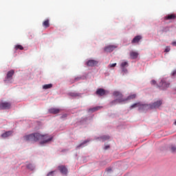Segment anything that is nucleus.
<instances>
[{"label": "nucleus", "instance_id": "obj_1", "mask_svg": "<svg viewBox=\"0 0 176 176\" xmlns=\"http://www.w3.org/2000/svg\"><path fill=\"white\" fill-rule=\"evenodd\" d=\"M52 139L53 137L49 136L47 134L43 135L39 133H33L23 136V140L32 143H34L38 140H41V145H44L48 142H50Z\"/></svg>", "mask_w": 176, "mask_h": 176}, {"label": "nucleus", "instance_id": "obj_2", "mask_svg": "<svg viewBox=\"0 0 176 176\" xmlns=\"http://www.w3.org/2000/svg\"><path fill=\"white\" fill-rule=\"evenodd\" d=\"M12 108V102L7 101L0 102V111L9 110Z\"/></svg>", "mask_w": 176, "mask_h": 176}, {"label": "nucleus", "instance_id": "obj_3", "mask_svg": "<svg viewBox=\"0 0 176 176\" xmlns=\"http://www.w3.org/2000/svg\"><path fill=\"white\" fill-rule=\"evenodd\" d=\"M113 96L115 99L118 100V102L121 103L125 101V98H123V95L120 91H114Z\"/></svg>", "mask_w": 176, "mask_h": 176}, {"label": "nucleus", "instance_id": "obj_4", "mask_svg": "<svg viewBox=\"0 0 176 176\" xmlns=\"http://www.w3.org/2000/svg\"><path fill=\"white\" fill-rule=\"evenodd\" d=\"M170 87V82H166V80L162 79L161 82H160V84L158 85V87L161 90H166V89Z\"/></svg>", "mask_w": 176, "mask_h": 176}, {"label": "nucleus", "instance_id": "obj_5", "mask_svg": "<svg viewBox=\"0 0 176 176\" xmlns=\"http://www.w3.org/2000/svg\"><path fill=\"white\" fill-rule=\"evenodd\" d=\"M162 104V100H157L156 102H155L154 103H153L152 104H149L150 107V109H155L159 108L161 105Z\"/></svg>", "mask_w": 176, "mask_h": 176}, {"label": "nucleus", "instance_id": "obj_6", "mask_svg": "<svg viewBox=\"0 0 176 176\" xmlns=\"http://www.w3.org/2000/svg\"><path fill=\"white\" fill-rule=\"evenodd\" d=\"M138 110L139 111H147V110H151L150 107V104H141L139 102V107H138Z\"/></svg>", "mask_w": 176, "mask_h": 176}, {"label": "nucleus", "instance_id": "obj_7", "mask_svg": "<svg viewBox=\"0 0 176 176\" xmlns=\"http://www.w3.org/2000/svg\"><path fill=\"white\" fill-rule=\"evenodd\" d=\"M14 75V69H11V70L8 71V72L7 74L6 81L12 80V77H13Z\"/></svg>", "mask_w": 176, "mask_h": 176}, {"label": "nucleus", "instance_id": "obj_8", "mask_svg": "<svg viewBox=\"0 0 176 176\" xmlns=\"http://www.w3.org/2000/svg\"><path fill=\"white\" fill-rule=\"evenodd\" d=\"M61 109H58V108H54V107H52L49 109V113L51 114H58L60 112Z\"/></svg>", "mask_w": 176, "mask_h": 176}, {"label": "nucleus", "instance_id": "obj_9", "mask_svg": "<svg viewBox=\"0 0 176 176\" xmlns=\"http://www.w3.org/2000/svg\"><path fill=\"white\" fill-rule=\"evenodd\" d=\"M116 47H118L117 46H115V45H108V46H106L104 47V51L106 52H109V53H111L112 52Z\"/></svg>", "mask_w": 176, "mask_h": 176}, {"label": "nucleus", "instance_id": "obj_10", "mask_svg": "<svg viewBox=\"0 0 176 176\" xmlns=\"http://www.w3.org/2000/svg\"><path fill=\"white\" fill-rule=\"evenodd\" d=\"M129 56H130L131 59L135 60L138 58L139 53L138 52L131 51L129 53Z\"/></svg>", "mask_w": 176, "mask_h": 176}, {"label": "nucleus", "instance_id": "obj_11", "mask_svg": "<svg viewBox=\"0 0 176 176\" xmlns=\"http://www.w3.org/2000/svg\"><path fill=\"white\" fill-rule=\"evenodd\" d=\"M96 94L99 96H103L106 94V91L102 88H99L97 89Z\"/></svg>", "mask_w": 176, "mask_h": 176}, {"label": "nucleus", "instance_id": "obj_12", "mask_svg": "<svg viewBox=\"0 0 176 176\" xmlns=\"http://www.w3.org/2000/svg\"><path fill=\"white\" fill-rule=\"evenodd\" d=\"M142 38V36L141 35H138L133 38L131 43L132 44L138 43Z\"/></svg>", "mask_w": 176, "mask_h": 176}, {"label": "nucleus", "instance_id": "obj_13", "mask_svg": "<svg viewBox=\"0 0 176 176\" xmlns=\"http://www.w3.org/2000/svg\"><path fill=\"white\" fill-rule=\"evenodd\" d=\"M98 65V61L94 60H90L87 62V65L90 67H94Z\"/></svg>", "mask_w": 176, "mask_h": 176}, {"label": "nucleus", "instance_id": "obj_14", "mask_svg": "<svg viewBox=\"0 0 176 176\" xmlns=\"http://www.w3.org/2000/svg\"><path fill=\"white\" fill-rule=\"evenodd\" d=\"M13 131H9L7 132H4L3 133L1 134V138H6L8 137H10L13 135Z\"/></svg>", "mask_w": 176, "mask_h": 176}, {"label": "nucleus", "instance_id": "obj_15", "mask_svg": "<svg viewBox=\"0 0 176 176\" xmlns=\"http://www.w3.org/2000/svg\"><path fill=\"white\" fill-rule=\"evenodd\" d=\"M58 170H60L61 174L67 175V169L65 166H58Z\"/></svg>", "mask_w": 176, "mask_h": 176}, {"label": "nucleus", "instance_id": "obj_16", "mask_svg": "<svg viewBox=\"0 0 176 176\" xmlns=\"http://www.w3.org/2000/svg\"><path fill=\"white\" fill-rule=\"evenodd\" d=\"M26 167L29 170L33 171L35 169V166L32 163H28L26 164Z\"/></svg>", "mask_w": 176, "mask_h": 176}, {"label": "nucleus", "instance_id": "obj_17", "mask_svg": "<svg viewBox=\"0 0 176 176\" xmlns=\"http://www.w3.org/2000/svg\"><path fill=\"white\" fill-rule=\"evenodd\" d=\"M175 14H168L165 16V20H175Z\"/></svg>", "mask_w": 176, "mask_h": 176}, {"label": "nucleus", "instance_id": "obj_18", "mask_svg": "<svg viewBox=\"0 0 176 176\" xmlns=\"http://www.w3.org/2000/svg\"><path fill=\"white\" fill-rule=\"evenodd\" d=\"M137 97V94H133L131 96H129L126 98H124L125 101H129L131 100H134Z\"/></svg>", "mask_w": 176, "mask_h": 176}, {"label": "nucleus", "instance_id": "obj_19", "mask_svg": "<svg viewBox=\"0 0 176 176\" xmlns=\"http://www.w3.org/2000/svg\"><path fill=\"white\" fill-rule=\"evenodd\" d=\"M129 67V63L127 61H124L120 63V68H126Z\"/></svg>", "mask_w": 176, "mask_h": 176}, {"label": "nucleus", "instance_id": "obj_20", "mask_svg": "<svg viewBox=\"0 0 176 176\" xmlns=\"http://www.w3.org/2000/svg\"><path fill=\"white\" fill-rule=\"evenodd\" d=\"M43 26H44L45 28H48L49 27H50V23H49L48 19L44 21V22L43 23Z\"/></svg>", "mask_w": 176, "mask_h": 176}, {"label": "nucleus", "instance_id": "obj_21", "mask_svg": "<svg viewBox=\"0 0 176 176\" xmlns=\"http://www.w3.org/2000/svg\"><path fill=\"white\" fill-rule=\"evenodd\" d=\"M52 87H53L52 84H47V85H45L44 86H43V89L46 90V89L52 88Z\"/></svg>", "mask_w": 176, "mask_h": 176}, {"label": "nucleus", "instance_id": "obj_22", "mask_svg": "<svg viewBox=\"0 0 176 176\" xmlns=\"http://www.w3.org/2000/svg\"><path fill=\"white\" fill-rule=\"evenodd\" d=\"M110 139V136L109 135H102L100 137V140L103 142L109 140Z\"/></svg>", "mask_w": 176, "mask_h": 176}, {"label": "nucleus", "instance_id": "obj_23", "mask_svg": "<svg viewBox=\"0 0 176 176\" xmlns=\"http://www.w3.org/2000/svg\"><path fill=\"white\" fill-rule=\"evenodd\" d=\"M118 103H120V102H118V100L115 99V100H113V101H111V102L109 103V105H110L111 107H113V105H116V104H117Z\"/></svg>", "mask_w": 176, "mask_h": 176}, {"label": "nucleus", "instance_id": "obj_24", "mask_svg": "<svg viewBox=\"0 0 176 176\" xmlns=\"http://www.w3.org/2000/svg\"><path fill=\"white\" fill-rule=\"evenodd\" d=\"M139 105H140V102H138V103H135L134 104H132V106H130V110H132L135 108H138L139 107Z\"/></svg>", "mask_w": 176, "mask_h": 176}, {"label": "nucleus", "instance_id": "obj_25", "mask_svg": "<svg viewBox=\"0 0 176 176\" xmlns=\"http://www.w3.org/2000/svg\"><path fill=\"white\" fill-rule=\"evenodd\" d=\"M170 148L171 153H176V146L175 145L172 144L170 146Z\"/></svg>", "mask_w": 176, "mask_h": 176}, {"label": "nucleus", "instance_id": "obj_26", "mask_svg": "<svg viewBox=\"0 0 176 176\" xmlns=\"http://www.w3.org/2000/svg\"><path fill=\"white\" fill-rule=\"evenodd\" d=\"M100 109V107H96L91 109H89V111L95 112L96 111H99Z\"/></svg>", "mask_w": 176, "mask_h": 176}, {"label": "nucleus", "instance_id": "obj_27", "mask_svg": "<svg viewBox=\"0 0 176 176\" xmlns=\"http://www.w3.org/2000/svg\"><path fill=\"white\" fill-rule=\"evenodd\" d=\"M23 45H16V46H15V50H23Z\"/></svg>", "mask_w": 176, "mask_h": 176}, {"label": "nucleus", "instance_id": "obj_28", "mask_svg": "<svg viewBox=\"0 0 176 176\" xmlns=\"http://www.w3.org/2000/svg\"><path fill=\"white\" fill-rule=\"evenodd\" d=\"M89 142V140H85V142H82L80 144V145L78 146V147L82 146L85 144H86L87 143Z\"/></svg>", "mask_w": 176, "mask_h": 176}, {"label": "nucleus", "instance_id": "obj_29", "mask_svg": "<svg viewBox=\"0 0 176 176\" xmlns=\"http://www.w3.org/2000/svg\"><path fill=\"white\" fill-rule=\"evenodd\" d=\"M116 65H117V64L115 63H113V64H109V65H108V67H109V69H111V68H112V67H115Z\"/></svg>", "mask_w": 176, "mask_h": 176}, {"label": "nucleus", "instance_id": "obj_30", "mask_svg": "<svg viewBox=\"0 0 176 176\" xmlns=\"http://www.w3.org/2000/svg\"><path fill=\"white\" fill-rule=\"evenodd\" d=\"M121 69H122V72H124V74H128V69L121 68Z\"/></svg>", "mask_w": 176, "mask_h": 176}, {"label": "nucleus", "instance_id": "obj_31", "mask_svg": "<svg viewBox=\"0 0 176 176\" xmlns=\"http://www.w3.org/2000/svg\"><path fill=\"white\" fill-rule=\"evenodd\" d=\"M170 51V48L169 46L166 47L165 52H169Z\"/></svg>", "mask_w": 176, "mask_h": 176}, {"label": "nucleus", "instance_id": "obj_32", "mask_svg": "<svg viewBox=\"0 0 176 176\" xmlns=\"http://www.w3.org/2000/svg\"><path fill=\"white\" fill-rule=\"evenodd\" d=\"M70 96H71L72 97H77V96H78L79 95H78V94H76V93H71V94H70Z\"/></svg>", "mask_w": 176, "mask_h": 176}, {"label": "nucleus", "instance_id": "obj_33", "mask_svg": "<svg viewBox=\"0 0 176 176\" xmlns=\"http://www.w3.org/2000/svg\"><path fill=\"white\" fill-rule=\"evenodd\" d=\"M172 76L173 78H175L176 77V69H175L173 73H172Z\"/></svg>", "mask_w": 176, "mask_h": 176}, {"label": "nucleus", "instance_id": "obj_34", "mask_svg": "<svg viewBox=\"0 0 176 176\" xmlns=\"http://www.w3.org/2000/svg\"><path fill=\"white\" fill-rule=\"evenodd\" d=\"M54 173V171H51V172L48 173L47 176H53Z\"/></svg>", "mask_w": 176, "mask_h": 176}, {"label": "nucleus", "instance_id": "obj_35", "mask_svg": "<svg viewBox=\"0 0 176 176\" xmlns=\"http://www.w3.org/2000/svg\"><path fill=\"white\" fill-rule=\"evenodd\" d=\"M81 79H82L81 77H77V78H75V81L77 82V81L80 80Z\"/></svg>", "mask_w": 176, "mask_h": 176}, {"label": "nucleus", "instance_id": "obj_36", "mask_svg": "<svg viewBox=\"0 0 176 176\" xmlns=\"http://www.w3.org/2000/svg\"><path fill=\"white\" fill-rule=\"evenodd\" d=\"M151 84L152 85H156V80H151Z\"/></svg>", "mask_w": 176, "mask_h": 176}, {"label": "nucleus", "instance_id": "obj_37", "mask_svg": "<svg viewBox=\"0 0 176 176\" xmlns=\"http://www.w3.org/2000/svg\"><path fill=\"white\" fill-rule=\"evenodd\" d=\"M109 148H110V146H109V145H106V146H104V150H108Z\"/></svg>", "mask_w": 176, "mask_h": 176}, {"label": "nucleus", "instance_id": "obj_38", "mask_svg": "<svg viewBox=\"0 0 176 176\" xmlns=\"http://www.w3.org/2000/svg\"><path fill=\"white\" fill-rule=\"evenodd\" d=\"M66 118H67V114H63V115L61 116V119Z\"/></svg>", "mask_w": 176, "mask_h": 176}, {"label": "nucleus", "instance_id": "obj_39", "mask_svg": "<svg viewBox=\"0 0 176 176\" xmlns=\"http://www.w3.org/2000/svg\"><path fill=\"white\" fill-rule=\"evenodd\" d=\"M172 45L174 47H176V41L172 43Z\"/></svg>", "mask_w": 176, "mask_h": 176}, {"label": "nucleus", "instance_id": "obj_40", "mask_svg": "<svg viewBox=\"0 0 176 176\" xmlns=\"http://www.w3.org/2000/svg\"><path fill=\"white\" fill-rule=\"evenodd\" d=\"M175 125H176V121L175 122Z\"/></svg>", "mask_w": 176, "mask_h": 176}, {"label": "nucleus", "instance_id": "obj_41", "mask_svg": "<svg viewBox=\"0 0 176 176\" xmlns=\"http://www.w3.org/2000/svg\"><path fill=\"white\" fill-rule=\"evenodd\" d=\"M175 91H176V88H175Z\"/></svg>", "mask_w": 176, "mask_h": 176}]
</instances>
